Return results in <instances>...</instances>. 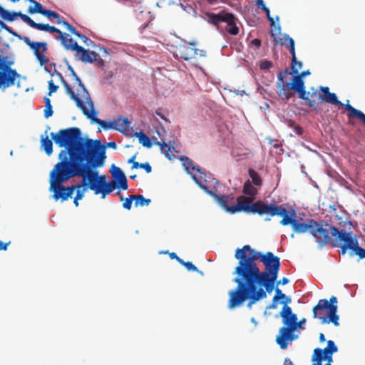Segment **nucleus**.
I'll list each match as a JSON object with an SVG mask.
<instances>
[{"label": "nucleus", "mask_w": 365, "mask_h": 365, "mask_svg": "<svg viewBox=\"0 0 365 365\" xmlns=\"http://www.w3.org/2000/svg\"><path fill=\"white\" fill-rule=\"evenodd\" d=\"M235 257L239 260L233 274L237 287L228 293V308L232 309L249 300L248 305L267 297L278 277L280 259L271 252L262 254L250 245L237 248Z\"/></svg>", "instance_id": "nucleus-1"}, {"label": "nucleus", "mask_w": 365, "mask_h": 365, "mask_svg": "<svg viewBox=\"0 0 365 365\" xmlns=\"http://www.w3.org/2000/svg\"><path fill=\"white\" fill-rule=\"evenodd\" d=\"M253 200L254 199L247 196H239L237 198V204H235L230 209V213L244 212L258 214L259 215L269 214L271 217L282 216V219L279 222L282 225H290L293 231L297 234L309 231L319 247H324L330 242L329 230L324 227V225H328L327 222L324 221L317 222L314 219H309L307 222H302L297 219L296 212L294 210L289 213L282 205H267L261 200L253 203Z\"/></svg>", "instance_id": "nucleus-2"}, {"label": "nucleus", "mask_w": 365, "mask_h": 365, "mask_svg": "<svg viewBox=\"0 0 365 365\" xmlns=\"http://www.w3.org/2000/svg\"><path fill=\"white\" fill-rule=\"evenodd\" d=\"M101 148L98 149L88 141L86 145H79L73 149L71 153L76 170L81 173L78 177H82L78 182V188L88 186L95 194L101 192L100 189L108 182L106 175H99L98 172L93 170L102 167L106 159L105 148Z\"/></svg>", "instance_id": "nucleus-3"}, {"label": "nucleus", "mask_w": 365, "mask_h": 365, "mask_svg": "<svg viewBox=\"0 0 365 365\" xmlns=\"http://www.w3.org/2000/svg\"><path fill=\"white\" fill-rule=\"evenodd\" d=\"M58 159L49 174V190L53 192V198L56 201L61 200L63 202L72 197L78 184L68 187L63 184L81 173L76 170L71 155L64 148L60 151Z\"/></svg>", "instance_id": "nucleus-4"}, {"label": "nucleus", "mask_w": 365, "mask_h": 365, "mask_svg": "<svg viewBox=\"0 0 365 365\" xmlns=\"http://www.w3.org/2000/svg\"><path fill=\"white\" fill-rule=\"evenodd\" d=\"M51 139L59 148H64L71 154V150L77 148L79 145H84L87 143L91 142L98 148V149L103 147L115 149L117 145L115 142L111 141L106 145L102 144L100 140H92L88 138H83L81 130L77 127H71L66 129H61L57 133H51Z\"/></svg>", "instance_id": "nucleus-5"}, {"label": "nucleus", "mask_w": 365, "mask_h": 365, "mask_svg": "<svg viewBox=\"0 0 365 365\" xmlns=\"http://www.w3.org/2000/svg\"><path fill=\"white\" fill-rule=\"evenodd\" d=\"M285 74L290 75L292 73L289 72L288 69H286L284 72L280 71L277 75L278 81L277 86L279 88V96H281L282 99L288 101L294 96V93L291 92V91L293 90L298 93V97L300 99L306 101L307 104L310 108H314L316 102L314 100L309 98L308 94L309 93L306 91V87L303 80L304 77L310 74V71L307 70L300 73H298L293 76L292 81L290 83H286L284 81V76Z\"/></svg>", "instance_id": "nucleus-6"}, {"label": "nucleus", "mask_w": 365, "mask_h": 365, "mask_svg": "<svg viewBox=\"0 0 365 365\" xmlns=\"http://www.w3.org/2000/svg\"><path fill=\"white\" fill-rule=\"evenodd\" d=\"M205 16L207 22L215 26L218 30H225L232 36L239 34L240 29L237 26L238 19L233 14L222 10L217 14L207 12Z\"/></svg>", "instance_id": "nucleus-7"}, {"label": "nucleus", "mask_w": 365, "mask_h": 365, "mask_svg": "<svg viewBox=\"0 0 365 365\" xmlns=\"http://www.w3.org/2000/svg\"><path fill=\"white\" fill-rule=\"evenodd\" d=\"M305 322L304 318L297 322V316L294 313H292L282 319L284 326L279 329V334L276 338V341L281 349H287L288 341H292L297 338L294 334V331L301 328Z\"/></svg>", "instance_id": "nucleus-8"}, {"label": "nucleus", "mask_w": 365, "mask_h": 365, "mask_svg": "<svg viewBox=\"0 0 365 365\" xmlns=\"http://www.w3.org/2000/svg\"><path fill=\"white\" fill-rule=\"evenodd\" d=\"M20 75L0 56V88H7L15 84Z\"/></svg>", "instance_id": "nucleus-9"}, {"label": "nucleus", "mask_w": 365, "mask_h": 365, "mask_svg": "<svg viewBox=\"0 0 365 365\" xmlns=\"http://www.w3.org/2000/svg\"><path fill=\"white\" fill-rule=\"evenodd\" d=\"M197 172L199 173L198 176L192 175L195 182L209 195L210 192H217L216 185H219V181L213 178L212 174L203 172L201 169H197Z\"/></svg>", "instance_id": "nucleus-10"}, {"label": "nucleus", "mask_w": 365, "mask_h": 365, "mask_svg": "<svg viewBox=\"0 0 365 365\" xmlns=\"http://www.w3.org/2000/svg\"><path fill=\"white\" fill-rule=\"evenodd\" d=\"M24 43L34 51V55L41 66H45L49 61L44 53L48 50L47 43L31 41L28 36L23 38Z\"/></svg>", "instance_id": "nucleus-11"}, {"label": "nucleus", "mask_w": 365, "mask_h": 365, "mask_svg": "<svg viewBox=\"0 0 365 365\" xmlns=\"http://www.w3.org/2000/svg\"><path fill=\"white\" fill-rule=\"evenodd\" d=\"M71 51H76V55L79 57V59L84 63H93L96 62L98 66H102L103 65V61L95 51H89L83 47L79 46L77 43L70 46Z\"/></svg>", "instance_id": "nucleus-12"}, {"label": "nucleus", "mask_w": 365, "mask_h": 365, "mask_svg": "<svg viewBox=\"0 0 365 365\" xmlns=\"http://www.w3.org/2000/svg\"><path fill=\"white\" fill-rule=\"evenodd\" d=\"M338 348L334 341L329 340L327 341V346L324 349L320 348H316L314 350V355L312 356V361H323L327 360V364H330L333 361L332 355L334 353L337 352Z\"/></svg>", "instance_id": "nucleus-13"}, {"label": "nucleus", "mask_w": 365, "mask_h": 365, "mask_svg": "<svg viewBox=\"0 0 365 365\" xmlns=\"http://www.w3.org/2000/svg\"><path fill=\"white\" fill-rule=\"evenodd\" d=\"M0 16L4 20L9 21H13L15 20L16 16H19L24 22L28 24L31 28L37 29L38 31L40 30V29L46 28V26H42L41 23H36L31 17H29L26 14H22L21 11H10L4 9Z\"/></svg>", "instance_id": "nucleus-14"}, {"label": "nucleus", "mask_w": 365, "mask_h": 365, "mask_svg": "<svg viewBox=\"0 0 365 365\" xmlns=\"http://www.w3.org/2000/svg\"><path fill=\"white\" fill-rule=\"evenodd\" d=\"M329 231L331 235L333 237V240L331 241L332 247H339V243H349L353 242L355 240L352 236V232H346L343 230H340L337 227L334 225L330 226Z\"/></svg>", "instance_id": "nucleus-15"}, {"label": "nucleus", "mask_w": 365, "mask_h": 365, "mask_svg": "<svg viewBox=\"0 0 365 365\" xmlns=\"http://www.w3.org/2000/svg\"><path fill=\"white\" fill-rule=\"evenodd\" d=\"M42 26H44L46 28L40 29L39 31H46L52 34L54 33L58 34V35L56 37V39L60 40L61 41V44L66 49L71 50L70 46L72 47L73 45H75L76 42L72 38H68L69 35L68 34L63 33L59 29L50 26L48 24H42Z\"/></svg>", "instance_id": "nucleus-16"}, {"label": "nucleus", "mask_w": 365, "mask_h": 365, "mask_svg": "<svg viewBox=\"0 0 365 365\" xmlns=\"http://www.w3.org/2000/svg\"><path fill=\"white\" fill-rule=\"evenodd\" d=\"M53 75H56L58 77L66 90V93L70 96L71 99L76 103V106L83 111V114H87V107L84 106L78 96H76V93L73 91L68 83L64 79L62 73L55 70Z\"/></svg>", "instance_id": "nucleus-17"}, {"label": "nucleus", "mask_w": 365, "mask_h": 365, "mask_svg": "<svg viewBox=\"0 0 365 365\" xmlns=\"http://www.w3.org/2000/svg\"><path fill=\"white\" fill-rule=\"evenodd\" d=\"M337 304L336 297L331 296L328 301L326 299H319L317 304L313 307V318H318L320 320V317H326L324 316V312L327 309V312L330 310L331 305Z\"/></svg>", "instance_id": "nucleus-18"}, {"label": "nucleus", "mask_w": 365, "mask_h": 365, "mask_svg": "<svg viewBox=\"0 0 365 365\" xmlns=\"http://www.w3.org/2000/svg\"><path fill=\"white\" fill-rule=\"evenodd\" d=\"M198 54V49L195 48V43H185L180 45L176 51L175 56L178 58L189 61Z\"/></svg>", "instance_id": "nucleus-19"}, {"label": "nucleus", "mask_w": 365, "mask_h": 365, "mask_svg": "<svg viewBox=\"0 0 365 365\" xmlns=\"http://www.w3.org/2000/svg\"><path fill=\"white\" fill-rule=\"evenodd\" d=\"M319 90L321 93L319 95V98L322 101L335 106H344L345 108L346 103H343L339 101L336 95L334 93H331L329 91V87L320 86Z\"/></svg>", "instance_id": "nucleus-20"}, {"label": "nucleus", "mask_w": 365, "mask_h": 365, "mask_svg": "<svg viewBox=\"0 0 365 365\" xmlns=\"http://www.w3.org/2000/svg\"><path fill=\"white\" fill-rule=\"evenodd\" d=\"M74 79L76 81V83L80 87V89L77 90L78 93H76V96H78V98H80V100H81L84 106H86V104H88L91 109L93 110V103L91 100L88 91L86 88L85 86L83 84L81 78L78 76H76V78H74Z\"/></svg>", "instance_id": "nucleus-21"}, {"label": "nucleus", "mask_w": 365, "mask_h": 365, "mask_svg": "<svg viewBox=\"0 0 365 365\" xmlns=\"http://www.w3.org/2000/svg\"><path fill=\"white\" fill-rule=\"evenodd\" d=\"M110 171L112 177L118 182V187L123 190H127L128 187V180L121 169L113 164Z\"/></svg>", "instance_id": "nucleus-22"}, {"label": "nucleus", "mask_w": 365, "mask_h": 365, "mask_svg": "<svg viewBox=\"0 0 365 365\" xmlns=\"http://www.w3.org/2000/svg\"><path fill=\"white\" fill-rule=\"evenodd\" d=\"M210 195L212 196L223 209L229 212L230 209L235 205L233 202L235 198L232 195H218L217 194V192H215L214 193H211V192H210Z\"/></svg>", "instance_id": "nucleus-23"}, {"label": "nucleus", "mask_w": 365, "mask_h": 365, "mask_svg": "<svg viewBox=\"0 0 365 365\" xmlns=\"http://www.w3.org/2000/svg\"><path fill=\"white\" fill-rule=\"evenodd\" d=\"M337 304L331 305L330 310L327 312L326 317H320L321 323L324 324L331 322L335 327L339 326V317L337 314Z\"/></svg>", "instance_id": "nucleus-24"}, {"label": "nucleus", "mask_w": 365, "mask_h": 365, "mask_svg": "<svg viewBox=\"0 0 365 365\" xmlns=\"http://www.w3.org/2000/svg\"><path fill=\"white\" fill-rule=\"evenodd\" d=\"M345 109L348 111L346 115L349 119V124H353V123L351 122L352 119L358 118L365 125V114L363 112H361V110H357L356 108L353 107L351 105H350L349 100L346 101V103L345 105Z\"/></svg>", "instance_id": "nucleus-25"}, {"label": "nucleus", "mask_w": 365, "mask_h": 365, "mask_svg": "<svg viewBox=\"0 0 365 365\" xmlns=\"http://www.w3.org/2000/svg\"><path fill=\"white\" fill-rule=\"evenodd\" d=\"M280 26H278L277 28H275V30H277V32H274V31H271V35L274 38V44H282L285 45L289 48L294 46V41L292 38L289 37L287 34H284L282 38H278L277 34H280Z\"/></svg>", "instance_id": "nucleus-26"}, {"label": "nucleus", "mask_w": 365, "mask_h": 365, "mask_svg": "<svg viewBox=\"0 0 365 365\" xmlns=\"http://www.w3.org/2000/svg\"><path fill=\"white\" fill-rule=\"evenodd\" d=\"M87 114H84L86 115L88 118L91 119L93 121L98 123L99 125H101L103 129L108 130V129H113L115 130L116 127L115 126L114 120L106 122L105 120H101L96 117V113L94 112V109H91V112L87 108Z\"/></svg>", "instance_id": "nucleus-27"}, {"label": "nucleus", "mask_w": 365, "mask_h": 365, "mask_svg": "<svg viewBox=\"0 0 365 365\" xmlns=\"http://www.w3.org/2000/svg\"><path fill=\"white\" fill-rule=\"evenodd\" d=\"M114 123L116 127L115 130L118 131L128 130L130 125V121L127 118L123 117H118L114 120Z\"/></svg>", "instance_id": "nucleus-28"}, {"label": "nucleus", "mask_w": 365, "mask_h": 365, "mask_svg": "<svg viewBox=\"0 0 365 365\" xmlns=\"http://www.w3.org/2000/svg\"><path fill=\"white\" fill-rule=\"evenodd\" d=\"M291 302L292 299L288 296H287V297L283 301L280 302V304H283L282 309L279 312V316L282 319L293 313L292 308L288 305Z\"/></svg>", "instance_id": "nucleus-29"}, {"label": "nucleus", "mask_w": 365, "mask_h": 365, "mask_svg": "<svg viewBox=\"0 0 365 365\" xmlns=\"http://www.w3.org/2000/svg\"><path fill=\"white\" fill-rule=\"evenodd\" d=\"M117 187L116 181H108L101 189V192H97L96 195L101 194L102 198H105L107 195L112 192Z\"/></svg>", "instance_id": "nucleus-30"}, {"label": "nucleus", "mask_w": 365, "mask_h": 365, "mask_svg": "<svg viewBox=\"0 0 365 365\" xmlns=\"http://www.w3.org/2000/svg\"><path fill=\"white\" fill-rule=\"evenodd\" d=\"M180 160L185 170L190 174H192L191 171H197V169H200L199 166H195L193 161L186 156L181 157Z\"/></svg>", "instance_id": "nucleus-31"}, {"label": "nucleus", "mask_w": 365, "mask_h": 365, "mask_svg": "<svg viewBox=\"0 0 365 365\" xmlns=\"http://www.w3.org/2000/svg\"><path fill=\"white\" fill-rule=\"evenodd\" d=\"M41 146L45 151V153L50 155L53 153V143L51 139H49L48 136L42 137L41 140Z\"/></svg>", "instance_id": "nucleus-32"}, {"label": "nucleus", "mask_w": 365, "mask_h": 365, "mask_svg": "<svg viewBox=\"0 0 365 365\" xmlns=\"http://www.w3.org/2000/svg\"><path fill=\"white\" fill-rule=\"evenodd\" d=\"M243 193L247 195L248 197L254 199L257 194V190L252 185L250 180H247L244 184Z\"/></svg>", "instance_id": "nucleus-33"}, {"label": "nucleus", "mask_w": 365, "mask_h": 365, "mask_svg": "<svg viewBox=\"0 0 365 365\" xmlns=\"http://www.w3.org/2000/svg\"><path fill=\"white\" fill-rule=\"evenodd\" d=\"M32 4H34V6H30L28 8V13L30 14H41V15L43 13V11L45 9H43L42 4L35 0H27Z\"/></svg>", "instance_id": "nucleus-34"}, {"label": "nucleus", "mask_w": 365, "mask_h": 365, "mask_svg": "<svg viewBox=\"0 0 365 365\" xmlns=\"http://www.w3.org/2000/svg\"><path fill=\"white\" fill-rule=\"evenodd\" d=\"M155 144L160 146L161 153H163L166 156V158H168L169 160L171 159L173 155L171 154V150L173 149V147L168 146L164 140L162 142L157 141L155 143Z\"/></svg>", "instance_id": "nucleus-35"}, {"label": "nucleus", "mask_w": 365, "mask_h": 365, "mask_svg": "<svg viewBox=\"0 0 365 365\" xmlns=\"http://www.w3.org/2000/svg\"><path fill=\"white\" fill-rule=\"evenodd\" d=\"M135 135L138 138L139 143H141L144 147L148 148L152 147V143L150 138L142 131L136 133Z\"/></svg>", "instance_id": "nucleus-36"}, {"label": "nucleus", "mask_w": 365, "mask_h": 365, "mask_svg": "<svg viewBox=\"0 0 365 365\" xmlns=\"http://www.w3.org/2000/svg\"><path fill=\"white\" fill-rule=\"evenodd\" d=\"M135 198V203L134 205L135 207L138 206H148L151 200L148 198H145L143 195H134Z\"/></svg>", "instance_id": "nucleus-37"}, {"label": "nucleus", "mask_w": 365, "mask_h": 365, "mask_svg": "<svg viewBox=\"0 0 365 365\" xmlns=\"http://www.w3.org/2000/svg\"><path fill=\"white\" fill-rule=\"evenodd\" d=\"M249 175L252 179V182L256 186L262 185V180L259 175L253 169L250 168L248 170Z\"/></svg>", "instance_id": "nucleus-38"}, {"label": "nucleus", "mask_w": 365, "mask_h": 365, "mask_svg": "<svg viewBox=\"0 0 365 365\" xmlns=\"http://www.w3.org/2000/svg\"><path fill=\"white\" fill-rule=\"evenodd\" d=\"M351 250L360 259L365 258V250L359 246L358 241L356 239L353 242Z\"/></svg>", "instance_id": "nucleus-39"}, {"label": "nucleus", "mask_w": 365, "mask_h": 365, "mask_svg": "<svg viewBox=\"0 0 365 365\" xmlns=\"http://www.w3.org/2000/svg\"><path fill=\"white\" fill-rule=\"evenodd\" d=\"M45 17L51 19H60V15L53 10L44 9L43 13L42 14Z\"/></svg>", "instance_id": "nucleus-40"}, {"label": "nucleus", "mask_w": 365, "mask_h": 365, "mask_svg": "<svg viewBox=\"0 0 365 365\" xmlns=\"http://www.w3.org/2000/svg\"><path fill=\"white\" fill-rule=\"evenodd\" d=\"M289 52L292 54V63H291V69L293 72H296L297 68H296V62H297V58H296V53H295V48L291 47L289 48Z\"/></svg>", "instance_id": "nucleus-41"}, {"label": "nucleus", "mask_w": 365, "mask_h": 365, "mask_svg": "<svg viewBox=\"0 0 365 365\" xmlns=\"http://www.w3.org/2000/svg\"><path fill=\"white\" fill-rule=\"evenodd\" d=\"M135 201L134 195H129L128 197H126L123 204V208L130 210L132 207V202Z\"/></svg>", "instance_id": "nucleus-42"}, {"label": "nucleus", "mask_w": 365, "mask_h": 365, "mask_svg": "<svg viewBox=\"0 0 365 365\" xmlns=\"http://www.w3.org/2000/svg\"><path fill=\"white\" fill-rule=\"evenodd\" d=\"M77 192L76 197H74L76 200H82L84 197V192L89 189L88 186H82L81 188H76Z\"/></svg>", "instance_id": "nucleus-43"}, {"label": "nucleus", "mask_w": 365, "mask_h": 365, "mask_svg": "<svg viewBox=\"0 0 365 365\" xmlns=\"http://www.w3.org/2000/svg\"><path fill=\"white\" fill-rule=\"evenodd\" d=\"M58 86L54 84L53 80L48 81V95L51 96L53 93L57 91Z\"/></svg>", "instance_id": "nucleus-44"}, {"label": "nucleus", "mask_w": 365, "mask_h": 365, "mask_svg": "<svg viewBox=\"0 0 365 365\" xmlns=\"http://www.w3.org/2000/svg\"><path fill=\"white\" fill-rule=\"evenodd\" d=\"M53 113V111L52 106L51 105L45 106L44 117L46 118H48L49 117L52 116Z\"/></svg>", "instance_id": "nucleus-45"}, {"label": "nucleus", "mask_w": 365, "mask_h": 365, "mask_svg": "<svg viewBox=\"0 0 365 365\" xmlns=\"http://www.w3.org/2000/svg\"><path fill=\"white\" fill-rule=\"evenodd\" d=\"M352 245L353 242H349V243H344L341 246H340L341 248V252L342 255H344L347 250H351L352 249Z\"/></svg>", "instance_id": "nucleus-46"}, {"label": "nucleus", "mask_w": 365, "mask_h": 365, "mask_svg": "<svg viewBox=\"0 0 365 365\" xmlns=\"http://www.w3.org/2000/svg\"><path fill=\"white\" fill-rule=\"evenodd\" d=\"M184 267L188 270V271H192V272H197L198 269L195 265L192 264L191 262H186L184 264Z\"/></svg>", "instance_id": "nucleus-47"}, {"label": "nucleus", "mask_w": 365, "mask_h": 365, "mask_svg": "<svg viewBox=\"0 0 365 365\" xmlns=\"http://www.w3.org/2000/svg\"><path fill=\"white\" fill-rule=\"evenodd\" d=\"M272 67V63L269 61H264L260 63V68L262 70H268Z\"/></svg>", "instance_id": "nucleus-48"}, {"label": "nucleus", "mask_w": 365, "mask_h": 365, "mask_svg": "<svg viewBox=\"0 0 365 365\" xmlns=\"http://www.w3.org/2000/svg\"><path fill=\"white\" fill-rule=\"evenodd\" d=\"M66 28L73 35L78 36H79V32L76 31L75 27H73L71 24H66Z\"/></svg>", "instance_id": "nucleus-49"}, {"label": "nucleus", "mask_w": 365, "mask_h": 365, "mask_svg": "<svg viewBox=\"0 0 365 365\" xmlns=\"http://www.w3.org/2000/svg\"><path fill=\"white\" fill-rule=\"evenodd\" d=\"M140 168H143L147 173H150L152 171V167L149 163H144L140 164Z\"/></svg>", "instance_id": "nucleus-50"}, {"label": "nucleus", "mask_w": 365, "mask_h": 365, "mask_svg": "<svg viewBox=\"0 0 365 365\" xmlns=\"http://www.w3.org/2000/svg\"><path fill=\"white\" fill-rule=\"evenodd\" d=\"M263 11H265L267 19L270 22L271 26H273L274 25V21L270 15L269 9L267 7H266L265 9H263Z\"/></svg>", "instance_id": "nucleus-51"}, {"label": "nucleus", "mask_w": 365, "mask_h": 365, "mask_svg": "<svg viewBox=\"0 0 365 365\" xmlns=\"http://www.w3.org/2000/svg\"><path fill=\"white\" fill-rule=\"evenodd\" d=\"M293 129H294V132L296 133V134H297L298 135H302L304 133L303 128L297 124H296V125L293 128Z\"/></svg>", "instance_id": "nucleus-52"}, {"label": "nucleus", "mask_w": 365, "mask_h": 365, "mask_svg": "<svg viewBox=\"0 0 365 365\" xmlns=\"http://www.w3.org/2000/svg\"><path fill=\"white\" fill-rule=\"evenodd\" d=\"M11 244V241L7 242H3L0 241V251H6L8 249V246Z\"/></svg>", "instance_id": "nucleus-53"}, {"label": "nucleus", "mask_w": 365, "mask_h": 365, "mask_svg": "<svg viewBox=\"0 0 365 365\" xmlns=\"http://www.w3.org/2000/svg\"><path fill=\"white\" fill-rule=\"evenodd\" d=\"M278 307V301H275L274 300V298L273 297L272 298V303L267 307V309H277Z\"/></svg>", "instance_id": "nucleus-54"}, {"label": "nucleus", "mask_w": 365, "mask_h": 365, "mask_svg": "<svg viewBox=\"0 0 365 365\" xmlns=\"http://www.w3.org/2000/svg\"><path fill=\"white\" fill-rule=\"evenodd\" d=\"M250 43L252 46L259 48L261 46L262 41L259 38H255L251 41Z\"/></svg>", "instance_id": "nucleus-55"}, {"label": "nucleus", "mask_w": 365, "mask_h": 365, "mask_svg": "<svg viewBox=\"0 0 365 365\" xmlns=\"http://www.w3.org/2000/svg\"><path fill=\"white\" fill-rule=\"evenodd\" d=\"M282 291L278 288V287H276L275 288V294L274 296L273 297L274 298V300L275 301H279V297H280V295L282 294Z\"/></svg>", "instance_id": "nucleus-56"}, {"label": "nucleus", "mask_w": 365, "mask_h": 365, "mask_svg": "<svg viewBox=\"0 0 365 365\" xmlns=\"http://www.w3.org/2000/svg\"><path fill=\"white\" fill-rule=\"evenodd\" d=\"M56 23L58 24H62L66 27V24H69L65 20V19L60 16V19H56Z\"/></svg>", "instance_id": "nucleus-57"}, {"label": "nucleus", "mask_w": 365, "mask_h": 365, "mask_svg": "<svg viewBox=\"0 0 365 365\" xmlns=\"http://www.w3.org/2000/svg\"><path fill=\"white\" fill-rule=\"evenodd\" d=\"M285 123L287 125V126L291 128H293L297 124L294 120H292L291 119L286 120Z\"/></svg>", "instance_id": "nucleus-58"}, {"label": "nucleus", "mask_w": 365, "mask_h": 365, "mask_svg": "<svg viewBox=\"0 0 365 365\" xmlns=\"http://www.w3.org/2000/svg\"><path fill=\"white\" fill-rule=\"evenodd\" d=\"M79 38H81L83 43H87V41H91L87 36L84 34H81L79 33V36H78Z\"/></svg>", "instance_id": "nucleus-59"}, {"label": "nucleus", "mask_w": 365, "mask_h": 365, "mask_svg": "<svg viewBox=\"0 0 365 365\" xmlns=\"http://www.w3.org/2000/svg\"><path fill=\"white\" fill-rule=\"evenodd\" d=\"M289 279L287 277H283L281 280L278 281L277 284L285 285L289 283Z\"/></svg>", "instance_id": "nucleus-60"}, {"label": "nucleus", "mask_w": 365, "mask_h": 365, "mask_svg": "<svg viewBox=\"0 0 365 365\" xmlns=\"http://www.w3.org/2000/svg\"><path fill=\"white\" fill-rule=\"evenodd\" d=\"M257 5L261 8L262 10L265 9L267 7L265 4H264L263 0H257L256 1Z\"/></svg>", "instance_id": "nucleus-61"}, {"label": "nucleus", "mask_w": 365, "mask_h": 365, "mask_svg": "<svg viewBox=\"0 0 365 365\" xmlns=\"http://www.w3.org/2000/svg\"><path fill=\"white\" fill-rule=\"evenodd\" d=\"M155 114L158 115V116H160L162 119H163L165 120H167V119L165 118L164 115L162 113V109L161 108L157 109L155 110Z\"/></svg>", "instance_id": "nucleus-62"}, {"label": "nucleus", "mask_w": 365, "mask_h": 365, "mask_svg": "<svg viewBox=\"0 0 365 365\" xmlns=\"http://www.w3.org/2000/svg\"><path fill=\"white\" fill-rule=\"evenodd\" d=\"M0 26H1L2 29H5L6 31H7L8 32H9L10 34H14V33L13 32L12 29H11L9 26H6L4 22H3V25H1Z\"/></svg>", "instance_id": "nucleus-63"}, {"label": "nucleus", "mask_w": 365, "mask_h": 365, "mask_svg": "<svg viewBox=\"0 0 365 365\" xmlns=\"http://www.w3.org/2000/svg\"><path fill=\"white\" fill-rule=\"evenodd\" d=\"M283 365H294L293 362L291 361L290 359L286 358L284 360Z\"/></svg>", "instance_id": "nucleus-64"}]
</instances>
